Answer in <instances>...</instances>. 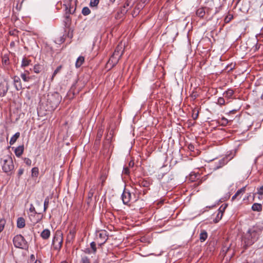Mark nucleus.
Masks as SVG:
<instances>
[{"mask_svg": "<svg viewBox=\"0 0 263 263\" xmlns=\"http://www.w3.org/2000/svg\"><path fill=\"white\" fill-rule=\"evenodd\" d=\"M229 250L230 247H223L221 251V253L223 255L225 256L226 253L229 251Z\"/></svg>", "mask_w": 263, "mask_h": 263, "instance_id": "nucleus-47", "label": "nucleus"}, {"mask_svg": "<svg viewBox=\"0 0 263 263\" xmlns=\"http://www.w3.org/2000/svg\"><path fill=\"white\" fill-rule=\"evenodd\" d=\"M61 263H68V262L66 261H62Z\"/></svg>", "mask_w": 263, "mask_h": 263, "instance_id": "nucleus-64", "label": "nucleus"}, {"mask_svg": "<svg viewBox=\"0 0 263 263\" xmlns=\"http://www.w3.org/2000/svg\"><path fill=\"white\" fill-rule=\"evenodd\" d=\"M17 227L22 229L25 226V220L23 217H19L17 218L16 222Z\"/></svg>", "mask_w": 263, "mask_h": 263, "instance_id": "nucleus-18", "label": "nucleus"}, {"mask_svg": "<svg viewBox=\"0 0 263 263\" xmlns=\"http://www.w3.org/2000/svg\"><path fill=\"white\" fill-rule=\"evenodd\" d=\"M124 49V46H123L121 43L118 45L112 55L110 58L108 63H111L113 65H116L123 55Z\"/></svg>", "mask_w": 263, "mask_h": 263, "instance_id": "nucleus-2", "label": "nucleus"}, {"mask_svg": "<svg viewBox=\"0 0 263 263\" xmlns=\"http://www.w3.org/2000/svg\"><path fill=\"white\" fill-rule=\"evenodd\" d=\"M90 247L93 250V252L96 253L97 251V248L96 247V243L95 242L92 241L90 243Z\"/></svg>", "mask_w": 263, "mask_h": 263, "instance_id": "nucleus-48", "label": "nucleus"}, {"mask_svg": "<svg viewBox=\"0 0 263 263\" xmlns=\"http://www.w3.org/2000/svg\"><path fill=\"white\" fill-rule=\"evenodd\" d=\"M217 103L220 105H224L225 104L224 99L222 97L219 98L218 99Z\"/></svg>", "mask_w": 263, "mask_h": 263, "instance_id": "nucleus-46", "label": "nucleus"}, {"mask_svg": "<svg viewBox=\"0 0 263 263\" xmlns=\"http://www.w3.org/2000/svg\"><path fill=\"white\" fill-rule=\"evenodd\" d=\"M260 233L261 230L257 227H253L247 231L243 238V247L245 249L253 245L257 240Z\"/></svg>", "mask_w": 263, "mask_h": 263, "instance_id": "nucleus-1", "label": "nucleus"}, {"mask_svg": "<svg viewBox=\"0 0 263 263\" xmlns=\"http://www.w3.org/2000/svg\"><path fill=\"white\" fill-rule=\"evenodd\" d=\"M104 130L102 128H99L98 130L96 138L95 141V146H98L100 145Z\"/></svg>", "mask_w": 263, "mask_h": 263, "instance_id": "nucleus-12", "label": "nucleus"}, {"mask_svg": "<svg viewBox=\"0 0 263 263\" xmlns=\"http://www.w3.org/2000/svg\"><path fill=\"white\" fill-rule=\"evenodd\" d=\"M24 146L21 145L16 147L14 151V153L16 157H20L23 153Z\"/></svg>", "mask_w": 263, "mask_h": 263, "instance_id": "nucleus-19", "label": "nucleus"}, {"mask_svg": "<svg viewBox=\"0 0 263 263\" xmlns=\"http://www.w3.org/2000/svg\"><path fill=\"white\" fill-rule=\"evenodd\" d=\"M6 224V220L4 219L0 220V233L4 230Z\"/></svg>", "mask_w": 263, "mask_h": 263, "instance_id": "nucleus-38", "label": "nucleus"}, {"mask_svg": "<svg viewBox=\"0 0 263 263\" xmlns=\"http://www.w3.org/2000/svg\"><path fill=\"white\" fill-rule=\"evenodd\" d=\"M42 69V66L40 65H35L34 66L33 70L35 73H40Z\"/></svg>", "mask_w": 263, "mask_h": 263, "instance_id": "nucleus-35", "label": "nucleus"}, {"mask_svg": "<svg viewBox=\"0 0 263 263\" xmlns=\"http://www.w3.org/2000/svg\"><path fill=\"white\" fill-rule=\"evenodd\" d=\"M32 176L37 177L39 175V168L37 167H33L31 170Z\"/></svg>", "mask_w": 263, "mask_h": 263, "instance_id": "nucleus-36", "label": "nucleus"}, {"mask_svg": "<svg viewBox=\"0 0 263 263\" xmlns=\"http://www.w3.org/2000/svg\"><path fill=\"white\" fill-rule=\"evenodd\" d=\"M138 183L140 186L146 188L149 187L150 185L152 184L150 180L145 179H141L139 180Z\"/></svg>", "mask_w": 263, "mask_h": 263, "instance_id": "nucleus-14", "label": "nucleus"}, {"mask_svg": "<svg viewBox=\"0 0 263 263\" xmlns=\"http://www.w3.org/2000/svg\"><path fill=\"white\" fill-rule=\"evenodd\" d=\"M261 100H263V94H262V95H261Z\"/></svg>", "mask_w": 263, "mask_h": 263, "instance_id": "nucleus-63", "label": "nucleus"}, {"mask_svg": "<svg viewBox=\"0 0 263 263\" xmlns=\"http://www.w3.org/2000/svg\"><path fill=\"white\" fill-rule=\"evenodd\" d=\"M9 88V86L8 82L5 80H3V81L0 82V97H4Z\"/></svg>", "mask_w": 263, "mask_h": 263, "instance_id": "nucleus-10", "label": "nucleus"}, {"mask_svg": "<svg viewBox=\"0 0 263 263\" xmlns=\"http://www.w3.org/2000/svg\"><path fill=\"white\" fill-rule=\"evenodd\" d=\"M13 243L15 248L26 250L28 245L24 237L21 234L16 235L13 237Z\"/></svg>", "mask_w": 263, "mask_h": 263, "instance_id": "nucleus-4", "label": "nucleus"}, {"mask_svg": "<svg viewBox=\"0 0 263 263\" xmlns=\"http://www.w3.org/2000/svg\"><path fill=\"white\" fill-rule=\"evenodd\" d=\"M122 200L123 201V203L124 204H128L130 201H133L135 202L138 200L139 197L136 196L135 194H133V195H132V194L130 192L124 189L122 194Z\"/></svg>", "mask_w": 263, "mask_h": 263, "instance_id": "nucleus-6", "label": "nucleus"}, {"mask_svg": "<svg viewBox=\"0 0 263 263\" xmlns=\"http://www.w3.org/2000/svg\"><path fill=\"white\" fill-rule=\"evenodd\" d=\"M14 44H15L14 42H11L10 43V46H14Z\"/></svg>", "mask_w": 263, "mask_h": 263, "instance_id": "nucleus-57", "label": "nucleus"}, {"mask_svg": "<svg viewBox=\"0 0 263 263\" xmlns=\"http://www.w3.org/2000/svg\"><path fill=\"white\" fill-rule=\"evenodd\" d=\"M20 134L19 132L16 133L10 139V144L13 145L17 140V139L20 137Z\"/></svg>", "mask_w": 263, "mask_h": 263, "instance_id": "nucleus-23", "label": "nucleus"}, {"mask_svg": "<svg viewBox=\"0 0 263 263\" xmlns=\"http://www.w3.org/2000/svg\"><path fill=\"white\" fill-rule=\"evenodd\" d=\"M13 82L15 88L17 90L22 89V85L20 78L17 76H14L13 78Z\"/></svg>", "mask_w": 263, "mask_h": 263, "instance_id": "nucleus-13", "label": "nucleus"}, {"mask_svg": "<svg viewBox=\"0 0 263 263\" xmlns=\"http://www.w3.org/2000/svg\"><path fill=\"white\" fill-rule=\"evenodd\" d=\"M76 11V8L73 9V8H70L68 10H66V15L74 14V12Z\"/></svg>", "mask_w": 263, "mask_h": 263, "instance_id": "nucleus-42", "label": "nucleus"}, {"mask_svg": "<svg viewBox=\"0 0 263 263\" xmlns=\"http://www.w3.org/2000/svg\"><path fill=\"white\" fill-rule=\"evenodd\" d=\"M123 172L125 174H128L129 173V169L127 167L124 168Z\"/></svg>", "mask_w": 263, "mask_h": 263, "instance_id": "nucleus-51", "label": "nucleus"}, {"mask_svg": "<svg viewBox=\"0 0 263 263\" xmlns=\"http://www.w3.org/2000/svg\"><path fill=\"white\" fill-rule=\"evenodd\" d=\"M2 63L4 67H7L10 64L9 58L8 54H4L2 55Z\"/></svg>", "mask_w": 263, "mask_h": 263, "instance_id": "nucleus-15", "label": "nucleus"}, {"mask_svg": "<svg viewBox=\"0 0 263 263\" xmlns=\"http://www.w3.org/2000/svg\"><path fill=\"white\" fill-rule=\"evenodd\" d=\"M21 77L24 82H29L31 79L30 77L28 76V72L27 71L21 73Z\"/></svg>", "mask_w": 263, "mask_h": 263, "instance_id": "nucleus-26", "label": "nucleus"}, {"mask_svg": "<svg viewBox=\"0 0 263 263\" xmlns=\"http://www.w3.org/2000/svg\"><path fill=\"white\" fill-rule=\"evenodd\" d=\"M262 208V206L260 203H255L252 206V210L254 211L261 212Z\"/></svg>", "mask_w": 263, "mask_h": 263, "instance_id": "nucleus-21", "label": "nucleus"}, {"mask_svg": "<svg viewBox=\"0 0 263 263\" xmlns=\"http://www.w3.org/2000/svg\"><path fill=\"white\" fill-rule=\"evenodd\" d=\"M197 117H198V113H197V114H196L195 115V116L193 115V118H194V119H197Z\"/></svg>", "mask_w": 263, "mask_h": 263, "instance_id": "nucleus-58", "label": "nucleus"}, {"mask_svg": "<svg viewBox=\"0 0 263 263\" xmlns=\"http://www.w3.org/2000/svg\"><path fill=\"white\" fill-rule=\"evenodd\" d=\"M64 23L65 24V29L68 30L69 28H71L70 27L71 20V17H65V20H64Z\"/></svg>", "mask_w": 263, "mask_h": 263, "instance_id": "nucleus-22", "label": "nucleus"}, {"mask_svg": "<svg viewBox=\"0 0 263 263\" xmlns=\"http://www.w3.org/2000/svg\"><path fill=\"white\" fill-rule=\"evenodd\" d=\"M229 161V160H228V158L226 157H224L221 159H220L219 161V165L217 166L216 167L217 168H220L222 166L224 165L225 164H226Z\"/></svg>", "mask_w": 263, "mask_h": 263, "instance_id": "nucleus-25", "label": "nucleus"}, {"mask_svg": "<svg viewBox=\"0 0 263 263\" xmlns=\"http://www.w3.org/2000/svg\"><path fill=\"white\" fill-rule=\"evenodd\" d=\"M234 94V91L232 89H229L223 93L224 96L227 98H231Z\"/></svg>", "mask_w": 263, "mask_h": 263, "instance_id": "nucleus-28", "label": "nucleus"}, {"mask_svg": "<svg viewBox=\"0 0 263 263\" xmlns=\"http://www.w3.org/2000/svg\"><path fill=\"white\" fill-rule=\"evenodd\" d=\"M30 258H31V259H32V260H34V259H35L34 255L33 254L31 255V256H30Z\"/></svg>", "mask_w": 263, "mask_h": 263, "instance_id": "nucleus-56", "label": "nucleus"}, {"mask_svg": "<svg viewBox=\"0 0 263 263\" xmlns=\"http://www.w3.org/2000/svg\"><path fill=\"white\" fill-rule=\"evenodd\" d=\"M84 57L83 56H80L77 59L76 62V67L77 68H79L81 66V65L83 64L84 62Z\"/></svg>", "mask_w": 263, "mask_h": 263, "instance_id": "nucleus-20", "label": "nucleus"}, {"mask_svg": "<svg viewBox=\"0 0 263 263\" xmlns=\"http://www.w3.org/2000/svg\"><path fill=\"white\" fill-rule=\"evenodd\" d=\"M195 178H196V176L195 175H191L189 179L191 181H193L194 180V179H195Z\"/></svg>", "mask_w": 263, "mask_h": 263, "instance_id": "nucleus-53", "label": "nucleus"}, {"mask_svg": "<svg viewBox=\"0 0 263 263\" xmlns=\"http://www.w3.org/2000/svg\"><path fill=\"white\" fill-rule=\"evenodd\" d=\"M30 62H31L30 60H28V59H26V58H24L22 61L21 66L22 67H26L30 64Z\"/></svg>", "mask_w": 263, "mask_h": 263, "instance_id": "nucleus-30", "label": "nucleus"}, {"mask_svg": "<svg viewBox=\"0 0 263 263\" xmlns=\"http://www.w3.org/2000/svg\"><path fill=\"white\" fill-rule=\"evenodd\" d=\"M2 169L5 173H8L14 168V165L12 158L9 155L4 156L1 159Z\"/></svg>", "mask_w": 263, "mask_h": 263, "instance_id": "nucleus-3", "label": "nucleus"}, {"mask_svg": "<svg viewBox=\"0 0 263 263\" xmlns=\"http://www.w3.org/2000/svg\"><path fill=\"white\" fill-rule=\"evenodd\" d=\"M205 14V13L204 8H200L196 11V15L197 16H204Z\"/></svg>", "mask_w": 263, "mask_h": 263, "instance_id": "nucleus-29", "label": "nucleus"}, {"mask_svg": "<svg viewBox=\"0 0 263 263\" xmlns=\"http://www.w3.org/2000/svg\"><path fill=\"white\" fill-rule=\"evenodd\" d=\"M100 0H90L89 6L91 7H97L99 3Z\"/></svg>", "mask_w": 263, "mask_h": 263, "instance_id": "nucleus-34", "label": "nucleus"}, {"mask_svg": "<svg viewBox=\"0 0 263 263\" xmlns=\"http://www.w3.org/2000/svg\"><path fill=\"white\" fill-rule=\"evenodd\" d=\"M246 186H244L240 189L238 190L237 192L235 193L236 195L239 196L241 193H245L246 191Z\"/></svg>", "mask_w": 263, "mask_h": 263, "instance_id": "nucleus-44", "label": "nucleus"}, {"mask_svg": "<svg viewBox=\"0 0 263 263\" xmlns=\"http://www.w3.org/2000/svg\"><path fill=\"white\" fill-rule=\"evenodd\" d=\"M194 147L193 146V145L191 144H189L188 145V148L190 150H192L193 149H194Z\"/></svg>", "mask_w": 263, "mask_h": 263, "instance_id": "nucleus-54", "label": "nucleus"}, {"mask_svg": "<svg viewBox=\"0 0 263 263\" xmlns=\"http://www.w3.org/2000/svg\"><path fill=\"white\" fill-rule=\"evenodd\" d=\"M233 15H234V14H231V13H229V15H227L226 16H231V17H233Z\"/></svg>", "mask_w": 263, "mask_h": 263, "instance_id": "nucleus-59", "label": "nucleus"}, {"mask_svg": "<svg viewBox=\"0 0 263 263\" xmlns=\"http://www.w3.org/2000/svg\"><path fill=\"white\" fill-rule=\"evenodd\" d=\"M106 176L105 174H104V175H102L100 177V179L101 181V186L103 187L104 186V182H105L106 181Z\"/></svg>", "mask_w": 263, "mask_h": 263, "instance_id": "nucleus-41", "label": "nucleus"}, {"mask_svg": "<svg viewBox=\"0 0 263 263\" xmlns=\"http://www.w3.org/2000/svg\"><path fill=\"white\" fill-rule=\"evenodd\" d=\"M208 237V234L205 231L203 230L200 234V240L201 242L204 241Z\"/></svg>", "mask_w": 263, "mask_h": 263, "instance_id": "nucleus-27", "label": "nucleus"}, {"mask_svg": "<svg viewBox=\"0 0 263 263\" xmlns=\"http://www.w3.org/2000/svg\"><path fill=\"white\" fill-rule=\"evenodd\" d=\"M109 1H110V2H111V3H114V2L115 1V0H109Z\"/></svg>", "mask_w": 263, "mask_h": 263, "instance_id": "nucleus-61", "label": "nucleus"}, {"mask_svg": "<svg viewBox=\"0 0 263 263\" xmlns=\"http://www.w3.org/2000/svg\"><path fill=\"white\" fill-rule=\"evenodd\" d=\"M62 65H60L54 71L52 75V77H51V80L52 81L54 78V77L56 76V74L59 73L61 69H62Z\"/></svg>", "mask_w": 263, "mask_h": 263, "instance_id": "nucleus-33", "label": "nucleus"}, {"mask_svg": "<svg viewBox=\"0 0 263 263\" xmlns=\"http://www.w3.org/2000/svg\"><path fill=\"white\" fill-rule=\"evenodd\" d=\"M76 230L74 228L69 230L66 240V243H70L74 240L76 236Z\"/></svg>", "mask_w": 263, "mask_h": 263, "instance_id": "nucleus-11", "label": "nucleus"}, {"mask_svg": "<svg viewBox=\"0 0 263 263\" xmlns=\"http://www.w3.org/2000/svg\"><path fill=\"white\" fill-rule=\"evenodd\" d=\"M227 205L225 204L224 206L223 207L222 205L220 206V208L219 209V212L217 214V217L218 218V220L222 218L223 212L225 210L226 208H227Z\"/></svg>", "mask_w": 263, "mask_h": 263, "instance_id": "nucleus-24", "label": "nucleus"}, {"mask_svg": "<svg viewBox=\"0 0 263 263\" xmlns=\"http://www.w3.org/2000/svg\"><path fill=\"white\" fill-rule=\"evenodd\" d=\"M257 194L260 196L263 195V185L257 189Z\"/></svg>", "mask_w": 263, "mask_h": 263, "instance_id": "nucleus-43", "label": "nucleus"}, {"mask_svg": "<svg viewBox=\"0 0 263 263\" xmlns=\"http://www.w3.org/2000/svg\"><path fill=\"white\" fill-rule=\"evenodd\" d=\"M59 95L58 93L52 95L47 99L48 103L50 105L51 109H55L60 103Z\"/></svg>", "mask_w": 263, "mask_h": 263, "instance_id": "nucleus-9", "label": "nucleus"}, {"mask_svg": "<svg viewBox=\"0 0 263 263\" xmlns=\"http://www.w3.org/2000/svg\"><path fill=\"white\" fill-rule=\"evenodd\" d=\"M49 203V199L48 197H47L44 200V211L45 212L48 208Z\"/></svg>", "mask_w": 263, "mask_h": 263, "instance_id": "nucleus-32", "label": "nucleus"}, {"mask_svg": "<svg viewBox=\"0 0 263 263\" xmlns=\"http://www.w3.org/2000/svg\"><path fill=\"white\" fill-rule=\"evenodd\" d=\"M10 34L11 35H14V33H13V32L11 33V32H10Z\"/></svg>", "mask_w": 263, "mask_h": 263, "instance_id": "nucleus-62", "label": "nucleus"}, {"mask_svg": "<svg viewBox=\"0 0 263 263\" xmlns=\"http://www.w3.org/2000/svg\"><path fill=\"white\" fill-rule=\"evenodd\" d=\"M113 132L112 130L110 131L105 137L106 141H107L108 143H110L113 137Z\"/></svg>", "mask_w": 263, "mask_h": 263, "instance_id": "nucleus-31", "label": "nucleus"}, {"mask_svg": "<svg viewBox=\"0 0 263 263\" xmlns=\"http://www.w3.org/2000/svg\"><path fill=\"white\" fill-rule=\"evenodd\" d=\"M81 263H91L90 259L87 256H83L81 258Z\"/></svg>", "mask_w": 263, "mask_h": 263, "instance_id": "nucleus-40", "label": "nucleus"}, {"mask_svg": "<svg viewBox=\"0 0 263 263\" xmlns=\"http://www.w3.org/2000/svg\"><path fill=\"white\" fill-rule=\"evenodd\" d=\"M95 192V189L94 188H91L89 192H88V199H90L91 200L94 193Z\"/></svg>", "mask_w": 263, "mask_h": 263, "instance_id": "nucleus-39", "label": "nucleus"}, {"mask_svg": "<svg viewBox=\"0 0 263 263\" xmlns=\"http://www.w3.org/2000/svg\"><path fill=\"white\" fill-rule=\"evenodd\" d=\"M23 172H24L23 169H22V168L19 169L18 172V175L19 176H20L21 175H22L23 174Z\"/></svg>", "mask_w": 263, "mask_h": 263, "instance_id": "nucleus-52", "label": "nucleus"}, {"mask_svg": "<svg viewBox=\"0 0 263 263\" xmlns=\"http://www.w3.org/2000/svg\"><path fill=\"white\" fill-rule=\"evenodd\" d=\"M73 36V29L72 28H69L68 30L65 29L63 34L56 38L55 42L56 44L61 45L65 41L66 38L68 37L70 39V41L69 42V44H70L71 42V39Z\"/></svg>", "mask_w": 263, "mask_h": 263, "instance_id": "nucleus-5", "label": "nucleus"}, {"mask_svg": "<svg viewBox=\"0 0 263 263\" xmlns=\"http://www.w3.org/2000/svg\"><path fill=\"white\" fill-rule=\"evenodd\" d=\"M238 196L236 195V194H235V195L234 196H233L232 198V200H234L235 199H236L237 198Z\"/></svg>", "mask_w": 263, "mask_h": 263, "instance_id": "nucleus-55", "label": "nucleus"}, {"mask_svg": "<svg viewBox=\"0 0 263 263\" xmlns=\"http://www.w3.org/2000/svg\"><path fill=\"white\" fill-rule=\"evenodd\" d=\"M220 123L222 125L226 126L228 123V120L227 119L222 117L221 119Z\"/></svg>", "mask_w": 263, "mask_h": 263, "instance_id": "nucleus-45", "label": "nucleus"}, {"mask_svg": "<svg viewBox=\"0 0 263 263\" xmlns=\"http://www.w3.org/2000/svg\"><path fill=\"white\" fill-rule=\"evenodd\" d=\"M63 243V234L60 231H57L52 242V245L55 250H60Z\"/></svg>", "mask_w": 263, "mask_h": 263, "instance_id": "nucleus-7", "label": "nucleus"}, {"mask_svg": "<svg viewBox=\"0 0 263 263\" xmlns=\"http://www.w3.org/2000/svg\"><path fill=\"white\" fill-rule=\"evenodd\" d=\"M234 17H224V23H229Z\"/></svg>", "mask_w": 263, "mask_h": 263, "instance_id": "nucleus-50", "label": "nucleus"}, {"mask_svg": "<svg viewBox=\"0 0 263 263\" xmlns=\"http://www.w3.org/2000/svg\"><path fill=\"white\" fill-rule=\"evenodd\" d=\"M24 162L26 163V164L28 166H30L32 163L31 160L28 158H25Z\"/></svg>", "mask_w": 263, "mask_h": 263, "instance_id": "nucleus-49", "label": "nucleus"}, {"mask_svg": "<svg viewBox=\"0 0 263 263\" xmlns=\"http://www.w3.org/2000/svg\"><path fill=\"white\" fill-rule=\"evenodd\" d=\"M82 13L84 15H87L90 14V10L87 7H85L82 10Z\"/></svg>", "mask_w": 263, "mask_h": 263, "instance_id": "nucleus-37", "label": "nucleus"}, {"mask_svg": "<svg viewBox=\"0 0 263 263\" xmlns=\"http://www.w3.org/2000/svg\"><path fill=\"white\" fill-rule=\"evenodd\" d=\"M99 238L101 239L100 244L104 243L107 239V236L106 235V232L105 231H102L99 233Z\"/></svg>", "mask_w": 263, "mask_h": 263, "instance_id": "nucleus-16", "label": "nucleus"}, {"mask_svg": "<svg viewBox=\"0 0 263 263\" xmlns=\"http://www.w3.org/2000/svg\"><path fill=\"white\" fill-rule=\"evenodd\" d=\"M50 236V231L49 229L44 230L41 233V237L45 240L48 239Z\"/></svg>", "mask_w": 263, "mask_h": 263, "instance_id": "nucleus-17", "label": "nucleus"}, {"mask_svg": "<svg viewBox=\"0 0 263 263\" xmlns=\"http://www.w3.org/2000/svg\"><path fill=\"white\" fill-rule=\"evenodd\" d=\"M235 111V110H232V111H230V113H231V112H232V113H234Z\"/></svg>", "mask_w": 263, "mask_h": 263, "instance_id": "nucleus-60", "label": "nucleus"}, {"mask_svg": "<svg viewBox=\"0 0 263 263\" xmlns=\"http://www.w3.org/2000/svg\"><path fill=\"white\" fill-rule=\"evenodd\" d=\"M29 218L30 220L34 223L38 222L42 218V216L40 213H37L35 211V208L31 204L29 208Z\"/></svg>", "mask_w": 263, "mask_h": 263, "instance_id": "nucleus-8", "label": "nucleus"}]
</instances>
